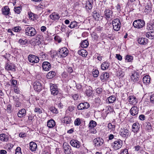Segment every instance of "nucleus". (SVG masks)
<instances>
[{
  "instance_id": "nucleus-64",
  "label": "nucleus",
  "mask_w": 154,
  "mask_h": 154,
  "mask_svg": "<svg viewBox=\"0 0 154 154\" xmlns=\"http://www.w3.org/2000/svg\"><path fill=\"white\" fill-rule=\"evenodd\" d=\"M51 152L50 150H45L43 151L42 154H51Z\"/></svg>"
},
{
  "instance_id": "nucleus-21",
  "label": "nucleus",
  "mask_w": 154,
  "mask_h": 154,
  "mask_svg": "<svg viewBox=\"0 0 154 154\" xmlns=\"http://www.w3.org/2000/svg\"><path fill=\"white\" fill-rule=\"evenodd\" d=\"M37 147V145L35 142L32 141L29 143V148L32 151H35Z\"/></svg>"
},
{
  "instance_id": "nucleus-37",
  "label": "nucleus",
  "mask_w": 154,
  "mask_h": 154,
  "mask_svg": "<svg viewBox=\"0 0 154 154\" xmlns=\"http://www.w3.org/2000/svg\"><path fill=\"white\" fill-rule=\"evenodd\" d=\"M85 93L88 97L91 96L92 94V91L91 88H89L88 89H87L85 91Z\"/></svg>"
},
{
  "instance_id": "nucleus-58",
  "label": "nucleus",
  "mask_w": 154,
  "mask_h": 154,
  "mask_svg": "<svg viewBox=\"0 0 154 154\" xmlns=\"http://www.w3.org/2000/svg\"><path fill=\"white\" fill-rule=\"evenodd\" d=\"M11 105L9 104L8 105L7 107V111L9 112H11Z\"/></svg>"
},
{
  "instance_id": "nucleus-54",
  "label": "nucleus",
  "mask_w": 154,
  "mask_h": 154,
  "mask_svg": "<svg viewBox=\"0 0 154 154\" xmlns=\"http://www.w3.org/2000/svg\"><path fill=\"white\" fill-rule=\"evenodd\" d=\"M21 29V28L19 26L15 27L13 30L15 32H19Z\"/></svg>"
},
{
  "instance_id": "nucleus-34",
  "label": "nucleus",
  "mask_w": 154,
  "mask_h": 154,
  "mask_svg": "<svg viewBox=\"0 0 154 154\" xmlns=\"http://www.w3.org/2000/svg\"><path fill=\"white\" fill-rule=\"evenodd\" d=\"M78 26V23L75 21L71 22L70 24L68 26L71 29L74 28Z\"/></svg>"
},
{
  "instance_id": "nucleus-2",
  "label": "nucleus",
  "mask_w": 154,
  "mask_h": 154,
  "mask_svg": "<svg viewBox=\"0 0 154 154\" xmlns=\"http://www.w3.org/2000/svg\"><path fill=\"white\" fill-rule=\"evenodd\" d=\"M36 31L35 29L32 27H27L25 30V34L28 36H33L35 35Z\"/></svg>"
},
{
  "instance_id": "nucleus-16",
  "label": "nucleus",
  "mask_w": 154,
  "mask_h": 154,
  "mask_svg": "<svg viewBox=\"0 0 154 154\" xmlns=\"http://www.w3.org/2000/svg\"><path fill=\"white\" fill-rule=\"evenodd\" d=\"M93 3V0H88L86 1L85 8L88 12H89V11L92 9Z\"/></svg>"
},
{
  "instance_id": "nucleus-32",
  "label": "nucleus",
  "mask_w": 154,
  "mask_h": 154,
  "mask_svg": "<svg viewBox=\"0 0 154 154\" xmlns=\"http://www.w3.org/2000/svg\"><path fill=\"white\" fill-rule=\"evenodd\" d=\"M89 43L87 40L83 41L81 43V45L82 48H86L88 45Z\"/></svg>"
},
{
  "instance_id": "nucleus-20",
  "label": "nucleus",
  "mask_w": 154,
  "mask_h": 154,
  "mask_svg": "<svg viewBox=\"0 0 154 154\" xmlns=\"http://www.w3.org/2000/svg\"><path fill=\"white\" fill-rule=\"evenodd\" d=\"M148 39L146 38H139L137 40L138 42L141 45H145L148 43Z\"/></svg>"
},
{
  "instance_id": "nucleus-39",
  "label": "nucleus",
  "mask_w": 154,
  "mask_h": 154,
  "mask_svg": "<svg viewBox=\"0 0 154 154\" xmlns=\"http://www.w3.org/2000/svg\"><path fill=\"white\" fill-rule=\"evenodd\" d=\"M34 111L37 114H40L42 112V110L40 108L36 107Z\"/></svg>"
},
{
  "instance_id": "nucleus-6",
  "label": "nucleus",
  "mask_w": 154,
  "mask_h": 154,
  "mask_svg": "<svg viewBox=\"0 0 154 154\" xmlns=\"http://www.w3.org/2000/svg\"><path fill=\"white\" fill-rule=\"evenodd\" d=\"M28 58L29 62L33 64L38 63L39 60L38 57L32 54H29Z\"/></svg>"
},
{
  "instance_id": "nucleus-1",
  "label": "nucleus",
  "mask_w": 154,
  "mask_h": 154,
  "mask_svg": "<svg viewBox=\"0 0 154 154\" xmlns=\"http://www.w3.org/2000/svg\"><path fill=\"white\" fill-rule=\"evenodd\" d=\"M145 22L143 20L138 19L135 20L133 23L134 27L137 29L142 28L145 25Z\"/></svg>"
},
{
  "instance_id": "nucleus-12",
  "label": "nucleus",
  "mask_w": 154,
  "mask_h": 154,
  "mask_svg": "<svg viewBox=\"0 0 154 154\" xmlns=\"http://www.w3.org/2000/svg\"><path fill=\"white\" fill-rule=\"evenodd\" d=\"M89 104L87 102H85L80 103L77 106V108L78 110H82L87 109L89 108Z\"/></svg>"
},
{
  "instance_id": "nucleus-3",
  "label": "nucleus",
  "mask_w": 154,
  "mask_h": 154,
  "mask_svg": "<svg viewBox=\"0 0 154 154\" xmlns=\"http://www.w3.org/2000/svg\"><path fill=\"white\" fill-rule=\"evenodd\" d=\"M112 23L114 29L117 31H119L120 29L121 25L119 19L118 18L114 19Z\"/></svg>"
},
{
  "instance_id": "nucleus-43",
  "label": "nucleus",
  "mask_w": 154,
  "mask_h": 154,
  "mask_svg": "<svg viewBox=\"0 0 154 154\" xmlns=\"http://www.w3.org/2000/svg\"><path fill=\"white\" fill-rule=\"evenodd\" d=\"M150 78H143V82L145 84H149L150 82Z\"/></svg>"
},
{
  "instance_id": "nucleus-10",
  "label": "nucleus",
  "mask_w": 154,
  "mask_h": 154,
  "mask_svg": "<svg viewBox=\"0 0 154 154\" xmlns=\"http://www.w3.org/2000/svg\"><path fill=\"white\" fill-rule=\"evenodd\" d=\"M34 90L37 91H40L42 89V86L38 80H36L33 83Z\"/></svg>"
},
{
  "instance_id": "nucleus-62",
  "label": "nucleus",
  "mask_w": 154,
  "mask_h": 154,
  "mask_svg": "<svg viewBox=\"0 0 154 154\" xmlns=\"http://www.w3.org/2000/svg\"><path fill=\"white\" fill-rule=\"evenodd\" d=\"M67 71L68 72L70 73L73 72V70L72 67L68 66L67 67Z\"/></svg>"
},
{
  "instance_id": "nucleus-35",
  "label": "nucleus",
  "mask_w": 154,
  "mask_h": 154,
  "mask_svg": "<svg viewBox=\"0 0 154 154\" xmlns=\"http://www.w3.org/2000/svg\"><path fill=\"white\" fill-rule=\"evenodd\" d=\"M93 16L95 20H98V18H99L100 17V15L99 13L97 12L96 10L94 11L93 13Z\"/></svg>"
},
{
  "instance_id": "nucleus-42",
  "label": "nucleus",
  "mask_w": 154,
  "mask_h": 154,
  "mask_svg": "<svg viewBox=\"0 0 154 154\" xmlns=\"http://www.w3.org/2000/svg\"><path fill=\"white\" fill-rule=\"evenodd\" d=\"M146 129L150 130L152 129L151 124L149 122H146L144 124Z\"/></svg>"
},
{
  "instance_id": "nucleus-27",
  "label": "nucleus",
  "mask_w": 154,
  "mask_h": 154,
  "mask_svg": "<svg viewBox=\"0 0 154 154\" xmlns=\"http://www.w3.org/2000/svg\"><path fill=\"white\" fill-rule=\"evenodd\" d=\"M50 18L53 20H58L60 17V16L59 14H57L55 13H52L50 15Z\"/></svg>"
},
{
  "instance_id": "nucleus-11",
  "label": "nucleus",
  "mask_w": 154,
  "mask_h": 154,
  "mask_svg": "<svg viewBox=\"0 0 154 154\" xmlns=\"http://www.w3.org/2000/svg\"><path fill=\"white\" fill-rule=\"evenodd\" d=\"M104 15L106 19L109 20L112 17V11L109 9H106L104 11Z\"/></svg>"
},
{
  "instance_id": "nucleus-46",
  "label": "nucleus",
  "mask_w": 154,
  "mask_h": 154,
  "mask_svg": "<svg viewBox=\"0 0 154 154\" xmlns=\"http://www.w3.org/2000/svg\"><path fill=\"white\" fill-rule=\"evenodd\" d=\"M19 42L20 45H25L27 43V41L26 39L23 40L22 39H20L19 40Z\"/></svg>"
},
{
  "instance_id": "nucleus-23",
  "label": "nucleus",
  "mask_w": 154,
  "mask_h": 154,
  "mask_svg": "<svg viewBox=\"0 0 154 154\" xmlns=\"http://www.w3.org/2000/svg\"><path fill=\"white\" fill-rule=\"evenodd\" d=\"M146 29L148 30L154 31V22H150L149 23H147Z\"/></svg>"
},
{
  "instance_id": "nucleus-24",
  "label": "nucleus",
  "mask_w": 154,
  "mask_h": 154,
  "mask_svg": "<svg viewBox=\"0 0 154 154\" xmlns=\"http://www.w3.org/2000/svg\"><path fill=\"white\" fill-rule=\"evenodd\" d=\"M140 125L138 123H134L132 125V131L137 132L139 130Z\"/></svg>"
},
{
  "instance_id": "nucleus-19",
  "label": "nucleus",
  "mask_w": 154,
  "mask_h": 154,
  "mask_svg": "<svg viewBox=\"0 0 154 154\" xmlns=\"http://www.w3.org/2000/svg\"><path fill=\"white\" fill-rule=\"evenodd\" d=\"M2 11L3 15H8L10 13V8L8 6H5L2 8Z\"/></svg>"
},
{
  "instance_id": "nucleus-33",
  "label": "nucleus",
  "mask_w": 154,
  "mask_h": 154,
  "mask_svg": "<svg viewBox=\"0 0 154 154\" xmlns=\"http://www.w3.org/2000/svg\"><path fill=\"white\" fill-rule=\"evenodd\" d=\"M116 100V98L114 96L112 95L108 98V100L109 103H112Z\"/></svg>"
},
{
  "instance_id": "nucleus-8",
  "label": "nucleus",
  "mask_w": 154,
  "mask_h": 154,
  "mask_svg": "<svg viewBox=\"0 0 154 154\" xmlns=\"http://www.w3.org/2000/svg\"><path fill=\"white\" fill-rule=\"evenodd\" d=\"M104 143L103 139L100 137H97L94 140V145L96 147H99L101 146Z\"/></svg>"
},
{
  "instance_id": "nucleus-14",
  "label": "nucleus",
  "mask_w": 154,
  "mask_h": 154,
  "mask_svg": "<svg viewBox=\"0 0 154 154\" xmlns=\"http://www.w3.org/2000/svg\"><path fill=\"white\" fill-rule=\"evenodd\" d=\"M51 64L47 61L44 62L42 64L43 69L45 71H49L51 68Z\"/></svg>"
},
{
  "instance_id": "nucleus-13",
  "label": "nucleus",
  "mask_w": 154,
  "mask_h": 154,
  "mask_svg": "<svg viewBox=\"0 0 154 154\" xmlns=\"http://www.w3.org/2000/svg\"><path fill=\"white\" fill-rule=\"evenodd\" d=\"M70 143L72 146L77 148H79L80 146V143L77 140H72L70 141Z\"/></svg>"
},
{
  "instance_id": "nucleus-4",
  "label": "nucleus",
  "mask_w": 154,
  "mask_h": 154,
  "mask_svg": "<svg viewBox=\"0 0 154 154\" xmlns=\"http://www.w3.org/2000/svg\"><path fill=\"white\" fill-rule=\"evenodd\" d=\"M119 134L122 137L126 138L129 136L130 131L126 128H122L120 130Z\"/></svg>"
},
{
  "instance_id": "nucleus-18",
  "label": "nucleus",
  "mask_w": 154,
  "mask_h": 154,
  "mask_svg": "<svg viewBox=\"0 0 154 154\" xmlns=\"http://www.w3.org/2000/svg\"><path fill=\"white\" fill-rule=\"evenodd\" d=\"M129 103L133 105L136 104L137 102V101L135 97L134 96H131L128 97Z\"/></svg>"
},
{
  "instance_id": "nucleus-63",
  "label": "nucleus",
  "mask_w": 154,
  "mask_h": 154,
  "mask_svg": "<svg viewBox=\"0 0 154 154\" xmlns=\"http://www.w3.org/2000/svg\"><path fill=\"white\" fill-rule=\"evenodd\" d=\"M116 57L119 60H121L122 59V56L119 54H116Z\"/></svg>"
},
{
  "instance_id": "nucleus-31",
  "label": "nucleus",
  "mask_w": 154,
  "mask_h": 154,
  "mask_svg": "<svg viewBox=\"0 0 154 154\" xmlns=\"http://www.w3.org/2000/svg\"><path fill=\"white\" fill-rule=\"evenodd\" d=\"M8 137L5 134H3L0 135V140L2 141H7Z\"/></svg>"
},
{
  "instance_id": "nucleus-40",
  "label": "nucleus",
  "mask_w": 154,
  "mask_h": 154,
  "mask_svg": "<svg viewBox=\"0 0 154 154\" xmlns=\"http://www.w3.org/2000/svg\"><path fill=\"white\" fill-rule=\"evenodd\" d=\"M72 120L69 117L67 116L64 117V122L68 124L71 122Z\"/></svg>"
},
{
  "instance_id": "nucleus-22",
  "label": "nucleus",
  "mask_w": 154,
  "mask_h": 154,
  "mask_svg": "<svg viewBox=\"0 0 154 154\" xmlns=\"http://www.w3.org/2000/svg\"><path fill=\"white\" fill-rule=\"evenodd\" d=\"M138 110L137 107L134 106L130 110V113L132 116H135L138 113Z\"/></svg>"
},
{
  "instance_id": "nucleus-45",
  "label": "nucleus",
  "mask_w": 154,
  "mask_h": 154,
  "mask_svg": "<svg viewBox=\"0 0 154 154\" xmlns=\"http://www.w3.org/2000/svg\"><path fill=\"white\" fill-rule=\"evenodd\" d=\"M108 127L109 129L111 130V131H112L115 129V125H112L111 123H109L108 124Z\"/></svg>"
},
{
  "instance_id": "nucleus-15",
  "label": "nucleus",
  "mask_w": 154,
  "mask_h": 154,
  "mask_svg": "<svg viewBox=\"0 0 154 154\" xmlns=\"http://www.w3.org/2000/svg\"><path fill=\"white\" fill-rule=\"evenodd\" d=\"M63 146L66 154H69L71 152V147L67 143H64Z\"/></svg>"
},
{
  "instance_id": "nucleus-52",
  "label": "nucleus",
  "mask_w": 154,
  "mask_h": 154,
  "mask_svg": "<svg viewBox=\"0 0 154 154\" xmlns=\"http://www.w3.org/2000/svg\"><path fill=\"white\" fill-rule=\"evenodd\" d=\"M54 40L57 42L58 43H60L61 41V39L60 36L58 35L55 36L54 38Z\"/></svg>"
},
{
  "instance_id": "nucleus-38",
  "label": "nucleus",
  "mask_w": 154,
  "mask_h": 154,
  "mask_svg": "<svg viewBox=\"0 0 154 154\" xmlns=\"http://www.w3.org/2000/svg\"><path fill=\"white\" fill-rule=\"evenodd\" d=\"M56 75L55 72L54 71H51L49 72L47 75V77H54Z\"/></svg>"
},
{
  "instance_id": "nucleus-9",
  "label": "nucleus",
  "mask_w": 154,
  "mask_h": 154,
  "mask_svg": "<svg viewBox=\"0 0 154 154\" xmlns=\"http://www.w3.org/2000/svg\"><path fill=\"white\" fill-rule=\"evenodd\" d=\"M50 90L51 94L54 96L57 95L59 93L58 89L56 86L53 84H50Z\"/></svg>"
},
{
  "instance_id": "nucleus-28",
  "label": "nucleus",
  "mask_w": 154,
  "mask_h": 154,
  "mask_svg": "<svg viewBox=\"0 0 154 154\" xmlns=\"http://www.w3.org/2000/svg\"><path fill=\"white\" fill-rule=\"evenodd\" d=\"M55 125V121L53 119L48 121L47 122V126L49 128L54 127Z\"/></svg>"
},
{
  "instance_id": "nucleus-60",
  "label": "nucleus",
  "mask_w": 154,
  "mask_h": 154,
  "mask_svg": "<svg viewBox=\"0 0 154 154\" xmlns=\"http://www.w3.org/2000/svg\"><path fill=\"white\" fill-rule=\"evenodd\" d=\"M140 119L142 121L144 120L145 119V117L144 115H141L139 116Z\"/></svg>"
},
{
  "instance_id": "nucleus-5",
  "label": "nucleus",
  "mask_w": 154,
  "mask_h": 154,
  "mask_svg": "<svg viewBox=\"0 0 154 154\" xmlns=\"http://www.w3.org/2000/svg\"><path fill=\"white\" fill-rule=\"evenodd\" d=\"M111 145L115 150L120 149L122 145V141L121 140L117 139L111 143Z\"/></svg>"
},
{
  "instance_id": "nucleus-41",
  "label": "nucleus",
  "mask_w": 154,
  "mask_h": 154,
  "mask_svg": "<svg viewBox=\"0 0 154 154\" xmlns=\"http://www.w3.org/2000/svg\"><path fill=\"white\" fill-rule=\"evenodd\" d=\"M14 10L15 13L18 14H19L22 10V7L21 6L15 7Z\"/></svg>"
},
{
  "instance_id": "nucleus-49",
  "label": "nucleus",
  "mask_w": 154,
  "mask_h": 154,
  "mask_svg": "<svg viewBox=\"0 0 154 154\" xmlns=\"http://www.w3.org/2000/svg\"><path fill=\"white\" fill-rule=\"evenodd\" d=\"M28 15L29 16V17L30 19L32 20H34L35 18V15L34 14L30 12L29 13Z\"/></svg>"
},
{
  "instance_id": "nucleus-57",
  "label": "nucleus",
  "mask_w": 154,
  "mask_h": 154,
  "mask_svg": "<svg viewBox=\"0 0 154 154\" xmlns=\"http://www.w3.org/2000/svg\"><path fill=\"white\" fill-rule=\"evenodd\" d=\"M92 37L93 38L94 40H97L98 38L97 35L95 33H93L92 35Z\"/></svg>"
},
{
  "instance_id": "nucleus-55",
  "label": "nucleus",
  "mask_w": 154,
  "mask_h": 154,
  "mask_svg": "<svg viewBox=\"0 0 154 154\" xmlns=\"http://www.w3.org/2000/svg\"><path fill=\"white\" fill-rule=\"evenodd\" d=\"M120 154H128V151L127 149H122L121 151Z\"/></svg>"
},
{
  "instance_id": "nucleus-17",
  "label": "nucleus",
  "mask_w": 154,
  "mask_h": 154,
  "mask_svg": "<svg viewBox=\"0 0 154 154\" xmlns=\"http://www.w3.org/2000/svg\"><path fill=\"white\" fill-rule=\"evenodd\" d=\"M15 66L14 64L10 63H7L5 66V69L8 70H11L13 72L15 71Z\"/></svg>"
},
{
  "instance_id": "nucleus-56",
  "label": "nucleus",
  "mask_w": 154,
  "mask_h": 154,
  "mask_svg": "<svg viewBox=\"0 0 154 154\" xmlns=\"http://www.w3.org/2000/svg\"><path fill=\"white\" fill-rule=\"evenodd\" d=\"M145 10H146L147 12H149L151 10V7L148 5H147L145 6Z\"/></svg>"
},
{
  "instance_id": "nucleus-25",
  "label": "nucleus",
  "mask_w": 154,
  "mask_h": 154,
  "mask_svg": "<svg viewBox=\"0 0 154 154\" xmlns=\"http://www.w3.org/2000/svg\"><path fill=\"white\" fill-rule=\"evenodd\" d=\"M110 63L107 61L103 62L101 65V69L105 70L107 69L109 66Z\"/></svg>"
},
{
  "instance_id": "nucleus-26",
  "label": "nucleus",
  "mask_w": 154,
  "mask_h": 154,
  "mask_svg": "<svg viewBox=\"0 0 154 154\" xmlns=\"http://www.w3.org/2000/svg\"><path fill=\"white\" fill-rule=\"evenodd\" d=\"M78 53L79 55L84 57H85L88 54L86 50L84 49L79 50Z\"/></svg>"
},
{
  "instance_id": "nucleus-61",
  "label": "nucleus",
  "mask_w": 154,
  "mask_h": 154,
  "mask_svg": "<svg viewBox=\"0 0 154 154\" xmlns=\"http://www.w3.org/2000/svg\"><path fill=\"white\" fill-rule=\"evenodd\" d=\"M102 91V89L101 88H98L96 89V92L98 94H100Z\"/></svg>"
},
{
  "instance_id": "nucleus-44",
  "label": "nucleus",
  "mask_w": 154,
  "mask_h": 154,
  "mask_svg": "<svg viewBox=\"0 0 154 154\" xmlns=\"http://www.w3.org/2000/svg\"><path fill=\"white\" fill-rule=\"evenodd\" d=\"M133 59V57L131 55H127L126 57L125 60L127 62H130Z\"/></svg>"
},
{
  "instance_id": "nucleus-47",
  "label": "nucleus",
  "mask_w": 154,
  "mask_h": 154,
  "mask_svg": "<svg viewBox=\"0 0 154 154\" xmlns=\"http://www.w3.org/2000/svg\"><path fill=\"white\" fill-rule=\"evenodd\" d=\"M81 119L79 118L76 119L74 121V124L75 125L78 126L81 123Z\"/></svg>"
},
{
  "instance_id": "nucleus-51",
  "label": "nucleus",
  "mask_w": 154,
  "mask_h": 154,
  "mask_svg": "<svg viewBox=\"0 0 154 154\" xmlns=\"http://www.w3.org/2000/svg\"><path fill=\"white\" fill-rule=\"evenodd\" d=\"M15 154H22L21 148L19 147H17L15 150Z\"/></svg>"
},
{
  "instance_id": "nucleus-30",
  "label": "nucleus",
  "mask_w": 154,
  "mask_h": 154,
  "mask_svg": "<svg viewBox=\"0 0 154 154\" xmlns=\"http://www.w3.org/2000/svg\"><path fill=\"white\" fill-rule=\"evenodd\" d=\"M146 36L150 39H152L154 38V32L150 31L146 32Z\"/></svg>"
},
{
  "instance_id": "nucleus-50",
  "label": "nucleus",
  "mask_w": 154,
  "mask_h": 154,
  "mask_svg": "<svg viewBox=\"0 0 154 154\" xmlns=\"http://www.w3.org/2000/svg\"><path fill=\"white\" fill-rule=\"evenodd\" d=\"M50 110L53 113H57L58 111L56 108L54 107H52L50 108Z\"/></svg>"
},
{
  "instance_id": "nucleus-53",
  "label": "nucleus",
  "mask_w": 154,
  "mask_h": 154,
  "mask_svg": "<svg viewBox=\"0 0 154 154\" xmlns=\"http://www.w3.org/2000/svg\"><path fill=\"white\" fill-rule=\"evenodd\" d=\"M150 99V101L151 103H154V94H152L149 96Z\"/></svg>"
},
{
  "instance_id": "nucleus-36",
  "label": "nucleus",
  "mask_w": 154,
  "mask_h": 154,
  "mask_svg": "<svg viewBox=\"0 0 154 154\" xmlns=\"http://www.w3.org/2000/svg\"><path fill=\"white\" fill-rule=\"evenodd\" d=\"M97 125L96 122L93 120L91 121L89 123V127L92 129V128H94Z\"/></svg>"
},
{
  "instance_id": "nucleus-29",
  "label": "nucleus",
  "mask_w": 154,
  "mask_h": 154,
  "mask_svg": "<svg viewBox=\"0 0 154 154\" xmlns=\"http://www.w3.org/2000/svg\"><path fill=\"white\" fill-rule=\"evenodd\" d=\"M26 111L24 109H23L19 110L17 113L18 116L19 117H22L26 115Z\"/></svg>"
},
{
  "instance_id": "nucleus-59",
  "label": "nucleus",
  "mask_w": 154,
  "mask_h": 154,
  "mask_svg": "<svg viewBox=\"0 0 154 154\" xmlns=\"http://www.w3.org/2000/svg\"><path fill=\"white\" fill-rule=\"evenodd\" d=\"M95 101L97 104H100L101 103V101L99 98H97L95 99Z\"/></svg>"
},
{
  "instance_id": "nucleus-48",
  "label": "nucleus",
  "mask_w": 154,
  "mask_h": 154,
  "mask_svg": "<svg viewBox=\"0 0 154 154\" xmlns=\"http://www.w3.org/2000/svg\"><path fill=\"white\" fill-rule=\"evenodd\" d=\"M99 74V71L97 69H95L92 72V74L94 77H97Z\"/></svg>"
},
{
  "instance_id": "nucleus-7",
  "label": "nucleus",
  "mask_w": 154,
  "mask_h": 154,
  "mask_svg": "<svg viewBox=\"0 0 154 154\" xmlns=\"http://www.w3.org/2000/svg\"><path fill=\"white\" fill-rule=\"evenodd\" d=\"M69 53L68 50L65 47H63L60 49L58 54V56L61 57H65Z\"/></svg>"
}]
</instances>
